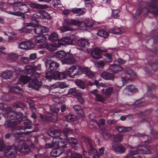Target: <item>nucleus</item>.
Returning <instances> with one entry per match:
<instances>
[{"instance_id": "864d4df0", "label": "nucleus", "mask_w": 158, "mask_h": 158, "mask_svg": "<svg viewBox=\"0 0 158 158\" xmlns=\"http://www.w3.org/2000/svg\"><path fill=\"white\" fill-rule=\"evenodd\" d=\"M20 10L22 13H25L29 11V8L26 5L22 4V6L20 7Z\"/></svg>"}, {"instance_id": "20e7f679", "label": "nucleus", "mask_w": 158, "mask_h": 158, "mask_svg": "<svg viewBox=\"0 0 158 158\" xmlns=\"http://www.w3.org/2000/svg\"><path fill=\"white\" fill-rule=\"evenodd\" d=\"M16 147L14 145L9 146L5 149L4 153L7 158H15Z\"/></svg>"}, {"instance_id": "cd10ccee", "label": "nucleus", "mask_w": 158, "mask_h": 158, "mask_svg": "<svg viewBox=\"0 0 158 158\" xmlns=\"http://www.w3.org/2000/svg\"><path fill=\"white\" fill-rule=\"evenodd\" d=\"M84 73L88 77H91L94 76V73L87 67L83 68Z\"/></svg>"}, {"instance_id": "5fc2aeb1", "label": "nucleus", "mask_w": 158, "mask_h": 158, "mask_svg": "<svg viewBox=\"0 0 158 158\" xmlns=\"http://www.w3.org/2000/svg\"><path fill=\"white\" fill-rule=\"evenodd\" d=\"M126 70L128 74L131 77L135 76V74L134 71L130 68L127 67L126 68Z\"/></svg>"}, {"instance_id": "c756f323", "label": "nucleus", "mask_w": 158, "mask_h": 158, "mask_svg": "<svg viewBox=\"0 0 158 158\" xmlns=\"http://www.w3.org/2000/svg\"><path fill=\"white\" fill-rule=\"evenodd\" d=\"M84 9L85 10V9H83L81 8H75L73 9L71 11L74 14H76L78 16L83 15L85 13V11L83 10Z\"/></svg>"}, {"instance_id": "aec40b11", "label": "nucleus", "mask_w": 158, "mask_h": 158, "mask_svg": "<svg viewBox=\"0 0 158 158\" xmlns=\"http://www.w3.org/2000/svg\"><path fill=\"white\" fill-rule=\"evenodd\" d=\"M58 43L59 44L64 45L65 44H69L72 42L71 40L67 37L63 38L60 40H58Z\"/></svg>"}, {"instance_id": "a878e982", "label": "nucleus", "mask_w": 158, "mask_h": 158, "mask_svg": "<svg viewBox=\"0 0 158 158\" xmlns=\"http://www.w3.org/2000/svg\"><path fill=\"white\" fill-rule=\"evenodd\" d=\"M56 73L54 71H50L48 69L45 74V78L48 79H50L52 77L56 78Z\"/></svg>"}, {"instance_id": "13d9d810", "label": "nucleus", "mask_w": 158, "mask_h": 158, "mask_svg": "<svg viewBox=\"0 0 158 158\" xmlns=\"http://www.w3.org/2000/svg\"><path fill=\"white\" fill-rule=\"evenodd\" d=\"M78 91L76 88H72L70 89L68 92V94H72L74 95H76L78 94Z\"/></svg>"}, {"instance_id": "2eb2a0df", "label": "nucleus", "mask_w": 158, "mask_h": 158, "mask_svg": "<svg viewBox=\"0 0 158 158\" xmlns=\"http://www.w3.org/2000/svg\"><path fill=\"white\" fill-rule=\"evenodd\" d=\"M66 155L69 158H81V155L76 152L72 151L70 149H68L66 151Z\"/></svg>"}, {"instance_id": "052dcab7", "label": "nucleus", "mask_w": 158, "mask_h": 158, "mask_svg": "<svg viewBox=\"0 0 158 158\" xmlns=\"http://www.w3.org/2000/svg\"><path fill=\"white\" fill-rule=\"evenodd\" d=\"M17 124V123L16 122L8 121L7 122L6 125L8 127L13 128L15 127Z\"/></svg>"}, {"instance_id": "f704fd0d", "label": "nucleus", "mask_w": 158, "mask_h": 158, "mask_svg": "<svg viewBox=\"0 0 158 158\" xmlns=\"http://www.w3.org/2000/svg\"><path fill=\"white\" fill-rule=\"evenodd\" d=\"M105 57V60L106 63L111 62L113 60L112 55L111 53H106L103 55Z\"/></svg>"}, {"instance_id": "1a4fd4ad", "label": "nucleus", "mask_w": 158, "mask_h": 158, "mask_svg": "<svg viewBox=\"0 0 158 158\" xmlns=\"http://www.w3.org/2000/svg\"><path fill=\"white\" fill-rule=\"evenodd\" d=\"M34 30V33L37 34H43L49 31V29L47 27L40 25L35 26Z\"/></svg>"}, {"instance_id": "e433bc0d", "label": "nucleus", "mask_w": 158, "mask_h": 158, "mask_svg": "<svg viewBox=\"0 0 158 158\" xmlns=\"http://www.w3.org/2000/svg\"><path fill=\"white\" fill-rule=\"evenodd\" d=\"M19 80L24 84H26L31 80L30 77L26 75H21L19 77Z\"/></svg>"}, {"instance_id": "a211bd4d", "label": "nucleus", "mask_w": 158, "mask_h": 158, "mask_svg": "<svg viewBox=\"0 0 158 158\" xmlns=\"http://www.w3.org/2000/svg\"><path fill=\"white\" fill-rule=\"evenodd\" d=\"M102 92L104 94L105 97L108 98L110 97L112 94L113 91V88L112 87H109L106 89L104 91V89H103L101 90Z\"/></svg>"}, {"instance_id": "2f4dec72", "label": "nucleus", "mask_w": 158, "mask_h": 158, "mask_svg": "<svg viewBox=\"0 0 158 158\" xmlns=\"http://www.w3.org/2000/svg\"><path fill=\"white\" fill-rule=\"evenodd\" d=\"M63 152L59 148L53 149L51 152V155L53 157H57L60 155Z\"/></svg>"}, {"instance_id": "680f3d73", "label": "nucleus", "mask_w": 158, "mask_h": 158, "mask_svg": "<svg viewBox=\"0 0 158 158\" xmlns=\"http://www.w3.org/2000/svg\"><path fill=\"white\" fill-rule=\"evenodd\" d=\"M22 6V4L20 2L15 3L13 5V9L14 11L20 10V7Z\"/></svg>"}, {"instance_id": "603ef678", "label": "nucleus", "mask_w": 158, "mask_h": 158, "mask_svg": "<svg viewBox=\"0 0 158 158\" xmlns=\"http://www.w3.org/2000/svg\"><path fill=\"white\" fill-rule=\"evenodd\" d=\"M134 150L130 151L127 155V158H132L134 156L138 154L139 152L137 150Z\"/></svg>"}, {"instance_id": "7c9ffc66", "label": "nucleus", "mask_w": 158, "mask_h": 158, "mask_svg": "<svg viewBox=\"0 0 158 158\" xmlns=\"http://www.w3.org/2000/svg\"><path fill=\"white\" fill-rule=\"evenodd\" d=\"M15 120L21 118L19 120V122L25 121L27 119V116L26 115L23 117H22V116L23 115V114L22 113L15 112Z\"/></svg>"}, {"instance_id": "338daca9", "label": "nucleus", "mask_w": 158, "mask_h": 158, "mask_svg": "<svg viewBox=\"0 0 158 158\" xmlns=\"http://www.w3.org/2000/svg\"><path fill=\"white\" fill-rule=\"evenodd\" d=\"M77 70L74 73L75 77L81 74L82 72L83 73V68H82L80 66H77Z\"/></svg>"}, {"instance_id": "c85d7f7f", "label": "nucleus", "mask_w": 158, "mask_h": 158, "mask_svg": "<svg viewBox=\"0 0 158 158\" xmlns=\"http://www.w3.org/2000/svg\"><path fill=\"white\" fill-rule=\"evenodd\" d=\"M67 139L69 141V142L71 144L72 146L74 148L76 149L77 148L76 146L78 143L77 139L75 138L69 137Z\"/></svg>"}, {"instance_id": "c9c22d12", "label": "nucleus", "mask_w": 158, "mask_h": 158, "mask_svg": "<svg viewBox=\"0 0 158 158\" xmlns=\"http://www.w3.org/2000/svg\"><path fill=\"white\" fill-rule=\"evenodd\" d=\"M66 120L68 122H71L75 121L76 120L75 116L72 114H68L65 116Z\"/></svg>"}, {"instance_id": "b1692460", "label": "nucleus", "mask_w": 158, "mask_h": 158, "mask_svg": "<svg viewBox=\"0 0 158 158\" xmlns=\"http://www.w3.org/2000/svg\"><path fill=\"white\" fill-rule=\"evenodd\" d=\"M40 46L41 48H45L47 50L50 51H53L56 49V48L53 44H48L47 42L43 45H40Z\"/></svg>"}, {"instance_id": "79ce46f5", "label": "nucleus", "mask_w": 158, "mask_h": 158, "mask_svg": "<svg viewBox=\"0 0 158 158\" xmlns=\"http://www.w3.org/2000/svg\"><path fill=\"white\" fill-rule=\"evenodd\" d=\"M109 32L114 34H118L121 32V30L120 28L115 27L109 30Z\"/></svg>"}, {"instance_id": "69168bd1", "label": "nucleus", "mask_w": 158, "mask_h": 158, "mask_svg": "<svg viewBox=\"0 0 158 158\" xmlns=\"http://www.w3.org/2000/svg\"><path fill=\"white\" fill-rule=\"evenodd\" d=\"M96 100L98 102H104L105 101V98L99 94L97 95L96 97Z\"/></svg>"}, {"instance_id": "58836bf2", "label": "nucleus", "mask_w": 158, "mask_h": 158, "mask_svg": "<svg viewBox=\"0 0 158 158\" xmlns=\"http://www.w3.org/2000/svg\"><path fill=\"white\" fill-rule=\"evenodd\" d=\"M72 130L70 128H68L64 129L63 131V133L67 139L69 137V135L72 134Z\"/></svg>"}, {"instance_id": "4be33fe9", "label": "nucleus", "mask_w": 158, "mask_h": 158, "mask_svg": "<svg viewBox=\"0 0 158 158\" xmlns=\"http://www.w3.org/2000/svg\"><path fill=\"white\" fill-rule=\"evenodd\" d=\"M76 69H77V66L73 65L69 69L66 73L71 77H75L74 71Z\"/></svg>"}, {"instance_id": "ea45409f", "label": "nucleus", "mask_w": 158, "mask_h": 158, "mask_svg": "<svg viewBox=\"0 0 158 158\" xmlns=\"http://www.w3.org/2000/svg\"><path fill=\"white\" fill-rule=\"evenodd\" d=\"M66 77V74L64 73H60L58 71L56 73V78L63 79Z\"/></svg>"}, {"instance_id": "ddd939ff", "label": "nucleus", "mask_w": 158, "mask_h": 158, "mask_svg": "<svg viewBox=\"0 0 158 158\" xmlns=\"http://www.w3.org/2000/svg\"><path fill=\"white\" fill-rule=\"evenodd\" d=\"M110 70L112 73L115 74L122 70V68L119 65L113 64L110 65Z\"/></svg>"}, {"instance_id": "de8ad7c7", "label": "nucleus", "mask_w": 158, "mask_h": 158, "mask_svg": "<svg viewBox=\"0 0 158 158\" xmlns=\"http://www.w3.org/2000/svg\"><path fill=\"white\" fill-rule=\"evenodd\" d=\"M75 83L80 87L81 89H84L85 88V83L83 81L80 79H77L75 81Z\"/></svg>"}, {"instance_id": "9b49d317", "label": "nucleus", "mask_w": 158, "mask_h": 158, "mask_svg": "<svg viewBox=\"0 0 158 158\" xmlns=\"http://www.w3.org/2000/svg\"><path fill=\"white\" fill-rule=\"evenodd\" d=\"M35 69L30 65L26 66L25 67V72L27 74H31L32 76L35 77H39L40 74L35 73Z\"/></svg>"}, {"instance_id": "49530a36", "label": "nucleus", "mask_w": 158, "mask_h": 158, "mask_svg": "<svg viewBox=\"0 0 158 158\" xmlns=\"http://www.w3.org/2000/svg\"><path fill=\"white\" fill-rule=\"evenodd\" d=\"M82 24L86 27H91L94 26L92 22L88 19L82 22Z\"/></svg>"}, {"instance_id": "a19ab883", "label": "nucleus", "mask_w": 158, "mask_h": 158, "mask_svg": "<svg viewBox=\"0 0 158 158\" xmlns=\"http://www.w3.org/2000/svg\"><path fill=\"white\" fill-rule=\"evenodd\" d=\"M127 88L130 92L132 93H135L138 91V89L135 87L134 85H130L127 87Z\"/></svg>"}, {"instance_id": "6ab92c4d", "label": "nucleus", "mask_w": 158, "mask_h": 158, "mask_svg": "<svg viewBox=\"0 0 158 158\" xmlns=\"http://www.w3.org/2000/svg\"><path fill=\"white\" fill-rule=\"evenodd\" d=\"M31 43L28 42H21L19 44V46L22 49H30L31 48Z\"/></svg>"}, {"instance_id": "393cba45", "label": "nucleus", "mask_w": 158, "mask_h": 158, "mask_svg": "<svg viewBox=\"0 0 158 158\" xmlns=\"http://www.w3.org/2000/svg\"><path fill=\"white\" fill-rule=\"evenodd\" d=\"M58 148L62 149L66 148L67 143L65 139L60 138L58 139Z\"/></svg>"}, {"instance_id": "f257e3e1", "label": "nucleus", "mask_w": 158, "mask_h": 158, "mask_svg": "<svg viewBox=\"0 0 158 158\" xmlns=\"http://www.w3.org/2000/svg\"><path fill=\"white\" fill-rule=\"evenodd\" d=\"M56 57L61 61L62 64H73L76 63V60L73 55L69 53H66L63 51L57 52Z\"/></svg>"}, {"instance_id": "f03ea898", "label": "nucleus", "mask_w": 158, "mask_h": 158, "mask_svg": "<svg viewBox=\"0 0 158 158\" xmlns=\"http://www.w3.org/2000/svg\"><path fill=\"white\" fill-rule=\"evenodd\" d=\"M84 141L89 154L93 155V158H99L98 152L95 148L94 146L93 145L92 140L88 137H85L84 139Z\"/></svg>"}, {"instance_id": "f3484780", "label": "nucleus", "mask_w": 158, "mask_h": 158, "mask_svg": "<svg viewBox=\"0 0 158 158\" xmlns=\"http://www.w3.org/2000/svg\"><path fill=\"white\" fill-rule=\"evenodd\" d=\"M46 40V38L44 35H38L35 38V42L37 44H41V45L45 44Z\"/></svg>"}, {"instance_id": "37998d69", "label": "nucleus", "mask_w": 158, "mask_h": 158, "mask_svg": "<svg viewBox=\"0 0 158 158\" xmlns=\"http://www.w3.org/2000/svg\"><path fill=\"white\" fill-rule=\"evenodd\" d=\"M29 5L31 7L35 9H41L44 8V5L35 3H31Z\"/></svg>"}, {"instance_id": "6e6552de", "label": "nucleus", "mask_w": 158, "mask_h": 158, "mask_svg": "<svg viewBox=\"0 0 158 158\" xmlns=\"http://www.w3.org/2000/svg\"><path fill=\"white\" fill-rule=\"evenodd\" d=\"M136 148L139 153L144 154H150L151 150V147L148 145H138Z\"/></svg>"}, {"instance_id": "7ed1b4c3", "label": "nucleus", "mask_w": 158, "mask_h": 158, "mask_svg": "<svg viewBox=\"0 0 158 158\" xmlns=\"http://www.w3.org/2000/svg\"><path fill=\"white\" fill-rule=\"evenodd\" d=\"M149 3H145L147 6V8L149 9L147 10L148 13L150 12L155 15H158V1L157 0H150Z\"/></svg>"}, {"instance_id": "774afa93", "label": "nucleus", "mask_w": 158, "mask_h": 158, "mask_svg": "<svg viewBox=\"0 0 158 158\" xmlns=\"http://www.w3.org/2000/svg\"><path fill=\"white\" fill-rule=\"evenodd\" d=\"M72 30V29L71 28V26H69L66 25L64 26L63 27L60 29V31L63 32H64L69 31H71Z\"/></svg>"}, {"instance_id": "423d86ee", "label": "nucleus", "mask_w": 158, "mask_h": 158, "mask_svg": "<svg viewBox=\"0 0 158 158\" xmlns=\"http://www.w3.org/2000/svg\"><path fill=\"white\" fill-rule=\"evenodd\" d=\"M46 66V68L48 67V69L50 71L57 72L58 71L57 69L59 67V64L56 62L50 60L47 61Z\"/></svg>"}, {"instance_id": "5701e85b", "label": "nucleus", "mask_w": 158, "mask_h": 158, "mask_svg": "<svg viewBox=\"0 0 158 158\" xmlns=\"http://www.w3.org/2000/svg\"><path fill=\"white\" fill-rule=\"evenodd\" d=\"M123 136L122 135L118 134L116 135H113L111 136V137L113 139L115 143H121L123 140Z\"/></svg>"}, {"instance_id": "0eeeda50", "label": "nucleus", "mask_w": 158, "mask_h": 158, "mask_svg": "<svg viewBox=\"0 0 158 158\" xmlns=\"http://www.w3.org/2000/svg\"><path fill=\"white\" fill-rule=\"evenodd\" d=\"M106 49H101L98 48H95L92 51L91 54L92 57L97 59H99L102 57V52H106Z\"/></svg>"}, {"instance_id": "4d7b16f0", "label": "nucleus", "mask_w": 158, "mask_h": 158, "mask_svg": "<svg viewBox=\"0 0 158 158\" xmlns=\"http://www.w3.org/2000/svg\"><path fill=\"white\" fill-rule=\"evenodd\" d=\"M31 122L30 120L28 119L24 122L23 124L25 126V129H31L32 127L31 126Z\"/></svg>"}, {"instance_id": "412c9836", "label": "nucleus", "mask_w": 158, "mask_h": 158, "mask_svg": "<svg viewBox=\"0 0 158 158\" xmlns=\"http://www.w3.org/2000/svg\"><path fill=\"white\" fill-rule=\"evenodd\" d=\"M77 44L79 46L82 47L88 46L89 45V43L88 40L84 39H80L78 41Z\"/></svg>"}, {"instance_id": "f8f14e48", "label": "nucleus", "mask_w": 158, "mask_h": 158, "mask_svg": "<svg viewBox=\"0 0 158 158\" xmlns=\"http://www.w3.org/2000/svg\"><path fill=\"white\" fill-rule=\"evenodd\" d=\"M42 82L38 81L37 79L33 80L29 84L30 86L36 90H38L39 88L42 85Z\"/></svg>"}, {"instance_id": "3c124183", "label": "nucleus", "mask_w": 158, "mask_h": 158, "mask_svg": "<svg viewBox=\"0 0 158 158\" xmlns=\"http://www.w3.org/2000/svg\"><path fill=\"white\" fill-rule=\"evenodd\" d=\"M9 14L13 15L21 16L23 19L25 18V16L24 14L25 13H22V12H19L18 11H15V12H10Z\"/></svg>"}, {"instance_id": "4468645a", "label": "nucleus", "mask_w": 158, "mask_h": 158, "mask_svg": "<svg viewBox=\"0 0 158 158\" xmlns=\"http://www.w3.org/2000/svg\"><path fill=\"white\" fill-rule=\"evenodd\" d=\"M101 77L103 79L106 80H114V74L110 72L104 71L101 73Z\"/></svg>"}, {"instance_id": "dca6fc26", "label": "nucleus", "mask_w": 158, "mask_h": 158, "mask_svg": "<svg viewBox=\"0 0 158 158\" xmlns=\"http://www.w3.org/2000/svg\"><path fill=\"white\" fill-rule=\"evenodd\" d=\"M64 24L66 25L71 26V25H80V22L73 19H64Z\"/></svg>"}, {"instance_id": "473e14b6", "label": "nucleus", "mask_w": 158, "mask_h": 158, "mask_svg": "<svg viewBox=\"0 0 158 158\" xmlns=\"http://www.w3.org/2000/svg\"><path fill=\"white\" fill-rule=\"evenodd\" d=\"M57 115L56 114H50L48 116V121L56 123L57 121Z\"/></svg>"}, {"instance_id": "8fccbe9b", "label": "nucleus", "mask_w": 158, "mask_h": 158, "mask_svg": "<svg viewBox=\"0 0 158 158\" xmlns=\"http://www.w3.org/2000/svg\"><path fill=\"white\" fill-rule=\"evenodd\" d=\"M116 129L119 133H124L128 131L127 128L122 126H116Z\"/></svg>"}, {"instance_id": "72a5a7b5", "label": "nucleus", "mask_w": 158, "mask_h": 158, "mask_svg": "<svg viewBox=\"0 0 158 158\" xmlns=\"http://www.w3.org/2000/svg\"><path fill=\"white\" fill-rule=\"evenodd\" d=\"M48 39L49 40L52 42L58 41V35L56 33L53 32L49 36Z\"/></svg>"}, {"instance_id": "a18cd8bd", "label": "nucleus", "mask_w": 158, "mask_h": 158, "mask_svg": "<svg viewBox=\"0 0 158 158\" xmlns=\"http://www.w3.org/2000/svg\"><path fill=\"white\" fill-rule=\"evenodd\" d=\"M52 4L55 8L59 7L61 6L60 0H53L52 2Z\"/></svg>"}, {"instance_id": "9d476101", "label": "nucleus", "mask_w": 158, "mask_h": 158, "mask_svg": "<svg viewBox=\"0 0 158 158\" xmlns=\"http://www.w3.org/2000/svg\"><path fill=\"white\" fill-rule=\"evenodd\" d=\"M18 150L20 152L24 155H27L31 152L28 146L25 143H23L22 145L19 146L18 147Z\"/></svg>"}, {"instance_id": "bb28decb", "label": "nucleus", "mask_w": 158, "mask_h": 158, "mask_svg": "<svg viewBox=\"0 0 158 158\" xmlns=\"http://www.w3.org/2000/svg\"><path fill=\"white\" fill-rule=\"evenodd\" d=\"M13 75V73L10 71L6 70L2 73V77L5 79H9L12 77Z\"/></svg>"}, {"instance_id": "bf43d9fd", "label": "nucleus", "mask_w": 158, "mask_h": 158, "mask_svg": "<svg viewBox=\"0 0 158 158\" xmlns=\"http://www.w3.org/2000/svg\"><path fill=\"white\" fill-rule=\"evenodd\" d=\"M18 58V56L16 54L13 53L8 57V59L12 61L16 60Z\"/></svg>"}, {"instance_id": "c03bdc74", "label": "nucleus", "mask_w": 158, "mask_h": 158, "mask_svg": "<svg viewBox=\"0 0 158 158\" xmlns=\"http://www.w3.org/2000/svg\"><path fill=\"white\" fill-rule=\"evenodd\" d=\"M97 34L98 36L105 38H106L108 37L109 35L108 32L104 30L99 31L97 32Z\"/></svg>"}, {"instance_id": "4c0bfd02", "label": "nucleus", "mask_w": 158, "mask_h": 158, "mask_svg": "<svg viewBox=\"0 0 158 158\" xmlns=\"http://www.w3.org/2000/svg\"><path fill=\"white\" fill-rule=\"evenodd\" d=\"M15 112L10 111L6 112V115L8 119L9 120H15Z\"/></svg>"}, {"instance_id": "39448f33", "label": "nucleus", "mask_w": 158, "mask_h": 158, "mask_svg": "<svg viewBox=\"0 0 158 158\" xmlns=\"http://www.w3.org/2000/svg\"><path fill=\"white\" fill-rule=\"evenodd\" d=\"M111 150L115 152L123 153L125 152L126 148L122 144L114 142L112 143Z\"/></svg>"}, {"instance_id": "09e8293b", "label": "nucleus", "mask_w": 158, "mask_h": 158, "mask_svg": "<svg viewBox=\"0 0 158 158\" xmlns=\"http://www.w3.org/2000/svg\"><path fill=\"white\" fill-rule=\"evenodd\" d=\"M41 16L42 18L46 19H48L50 20L52 18L50 15L47 12L44 11H42L40 13Z\"/></svg>"}, {"instance_id": "e2e57ef3", "label": "nucleus", "mask_w": 158, "mask_h": 158, "mask_svg": "<svg viewBox=\"0 0 158 158\" xmlns=\"http://www.w3.org/2000/svg\"><path fill=\"white\" fill-rule=\"evenodd\" d=\"M144 101L143 99H141L135 102L134 104L135 105V107H139L142 106V105H141V104Z\"/></svg>"}, {"instance_id": "6e6d98bb", "label": "nucleus", "mask_w": 158, "mask_h": 158, "mask_svg": "<svg viewBox=\"0 0 158 158\" xmlns=\"http://www.w3.org/2000/svg\"><path fill=\"white\" fill-rule=\"evenodd\" d=\"M111 16L114 18L117 19L119 17V15L118 14L119 12V10H112Z\"/></svg>"}, {"instance_id": "0e129e2a", "label": "nucleus", "mask_w": 158, "mask_h": 158, "mask_svg": "<svg viewBox=\"0 0 158 158\" xmlns=\"http://www.w3.org/2000/svg\"><path fill=\"white\" fill-rule=\"evenodd\" d=\"M58 132V130L55 129V126H54L51 128L48 131V133L53 135H56V134Z\"/></svg>"}]
</instances>
